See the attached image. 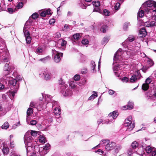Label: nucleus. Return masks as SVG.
Wrapping results in <instances>:
<instances>
[{"mask_svg": "<svg viewBox=\"0 0 156 156\" xmlns=\"http://www.w3.org/2000/svg\"><path fill=\"white\" fill-rule=\"evenodd\" d=\"M105 146V149L107 150H111L114 149L116 146L115 143L109 140H103L100 143L97 145L95 147H98L101 144Z\"/></svg>", "mask_w": 156, "mask_h": 156, "instance_id": "obj_1", "label": "nucleus"}, {"mask_svg": "<svg viewBox=\"0 0 156 156\" xmlns=\"http://www.w3.org/2000/svg\"><path fill=\"white\" fill-rule=\"evenodd\" d=\"M134 122L132 120V116H130L125 119L124 125L125 126L128 127L127 130L131 131L134 127Z\"/></svg>", "mask_w": 156, "mask_h": 156, "instance_id": "obj_2", "label": "nucleus"}, {"mask_svg": "<svg viewBox=\"0 0 156 156\" xmlns=\"http://www.w3.org/2000/svg\"><path fill=\"white\" fill-rule=\"evenodd\" d=\"M134 37L133 36L129 35L128 38L122 43V44L124 47L126 48H128L129 50H133L134 47L133 46L131 48L130 47L129 44L130 43L134 40Z\"/></svg>", "mask_w": 156, "mask_h": 156, "instance_id": "obj_3", "label": "nucleus"}, {"mask_svg": "<svg viewBox=\"0 0 156 156\" xmlns=\"http://www.w3.org/2000/svg\"><path fill=\"white\" fill-rule=\"evenodd\" d=\"M41 94L42 97L39 98V100L41 102L44 101V105L49 102L53 103V100L51 99L52 98L51 96L48 95L43 94V93H42Z\"/></svg>", "mask_w": 156, "mask_h": 156, "instance_id": "obj_4", "label": "nucleus"}, {"mask_svg": "<svg viewBox=\"0 0 156 156\" xmlns=\"http://www.w3.org/2000/svg\"><path fill=\"white\" fill-rule=\"evenodd\" d=\"M118 115V112L116 111H115L112 112L110 113L108 116L109 117H112L113 119H106L104 121V123L105 124H110L112 122H115V119Z\"/></svg>", "mask_w": 156, "mask_h": 156, "instance_id": "obj_5", "label": "nucleus"}, {"mask_svg": "<svg viewBox=\"0 0 156 156\" xmlns=\"http://www.w3.org/2000/svg\"><path fill=\"white\" fill-rule=\"evenodd\" d=\"M44 104V101L41 102L39 101L38 103L31 102L30 106L32 107L36 108L37 110L40 111L43 108Z\"/></svg>", "mask_w": 156, "mask_h": 156, "instance_id": "obj_6", "label": "nucleus"}, {"mask_svg": "<svg viewBox=\"0 0 156 156\" xmlns=\"http://www.w3.org/2000/svg\"><path fill=\"white\" fill-rule=\"evenodd\" d=\"M52 51L54 61L56 62H59L61 59V57H62L63 54L62 53H59L54 49H52Z\"/></svg>", "mask_w": 156, "mask_h": 156, "instance_id": "obj_7", "label": "nucleus"}, {"mask_svg": "<svg viewBox=\"0 0 156 156\" xmlns=\"http://www.w3.org/2000/svg\"><path fill=\"white\" fill-rule=\"evenodd\" d=\"M29 134V132H27L24 137L25 143V144H27L28 147L31 145V144H30V143H31L33 140V137Z\"/></svg>", "mask_w": 156, "mask_h": 156, "instance_id": "obj_8", "label": "nucleus"}, {"mask_svg": "<svg viewBox=\"0 0 156 156\" xmlns=\"http://www.w3.org/2000/svg\"><path fill=\"white\" fill-rule=\"evenodd\" d=\"M34 147L33 146L27 147L26 148L27 156H37L35 152Z\"/></svg>", "mask_w": 156, "mask_h": 156, "instance_id": "obj_9", "label": "nucleus"}, {"mask_svg": "<svg viewBox=\"0 0 156 156\" xmlns=\"http://www.w3.org/2000/svg\"><path fill=\"white\" fill-rule=\"evenodd\" d=\"M144 9L145 10V16L147 17L150 18L153 16L155 12H156V9L153 10L146 8Z\"/></svg>", "mask_w": 156, "mask_h": 156, "instance_id": "obj_10", "label": "nucleus"}, {"mask_svg": "<svg viewBox=\"0 0 156 156\" xmlns=\"http://www.w3.org/2000/svg\"><path fill=\"white\" fill-rule=\"evenodd\" d=\"M68 86L67 85L65 84L64 86L62 87V90L63 89L65 88L66 89V90H64L63 93V96L65 97L70 96L72 95V91L70 89L67 88Z\"/></svg>", "mask_w": 156, "mask_h": 156, "instance_id": "obj_11", "label": "nucleus"}, {"mask_svg": "<svg viewBox=\"0 0 156 156\" xmlns=\"http://www.w3.org/2000/svg\"><path fill=\"white\" fill-rule=\"evenodd\" d=\"M142 6L144 8V6H147L148 7H151L153 6L154 8H156V2L154 1L150 0L146 1L143 4Z\"/></svg>", "mask_w": 156, "mask_h": 156, "instance_id": "obj_12", "label": "nucleus"}, {"mask_svg": "<svg viewBox=\"0 0 156 156\" xmlns=\"http://www.w3.org/2000/svg\"><path fill=\"white\" fill-rule=\"evenodd\" d=\"M141 77L140 72L137 71L135 73V75H133L130 79V81L132 82H134L137 80L139 79Z\"/></svg>", "mask_w": 156, "mask_h": 156, "instance_id": "obj_13", "label": "nucleus"}, {"mask_svg": "<svg viewBox=\"0 0 156 156\" xmlns=\"http://www.w3.org/2000/svg\"><path fill=\"white\" fill-rule=\"evenodd\" d=\"M122 49L119 48L116 52L114 56V62L116 61L117 59H120L121 58V55H122Z\"/></svg>", "mask_w": 156, "mask_h": 156, "instance_id": "obj_14", "label": "nucleus"}, {"mask_svg": "<svg viewBox=\"0 0 156 156\" xmlns=\"http://www.w3.org/2000/svg\"><path fill=\"white\" fill-rule=\"evenodd\" d=\"M120 60V59H117V60L116 61H115V62H114L113 63V70H114V71H118L120 69V67L119 66V65L117 64V65H115V63H117L118 61ZM114 73H115V75H116L118 76H119V73L118 74V73H117V72H115Z\"/></svg>", "mask_w": 156, "mask_h": 156, "instance_id": "obj_15", "label": "nucleus"}, {"mask_svg": "<svg viewBox=\"0 0 156 156\" xmlns=\"http://www.w3.org/2000/svg\"><path fill=\"white\" fill-rule=\"evenodd\" d=\"M9 80V84L11 86H14L16 85V87H19V83L17 80L13 79V78L10 77Z\"/></svg>", "mask_w": 156, "mask_h": 156, "instance_id": "obj_16", "label": "nucleus"}, {"mask_svg": "<svg viewBox=\"0 0 156 156\" xmlns=\"http://www.w3.org/2000/svg\"><path fill=\"white\" fill-rule=\"evenodd\" d=\"M45 80H50L51 77V74L47 70H45L43 72Z\"/></svg>", "mask_w": 156, "mask_h": 156, "instance_id": "obj_17", "label": "nucleus"}, {"mask_svg": "<svg viewBox=\"0 0 156 156\" xmlns=\"http://www.w3.org/2000/svg\"><path fill=\"white\" fill-rule=\"evenodd\" d=\"M154 64V62L151 59L148 60L147 62V66L145 67H144V68L142 69L143 71L145 72L146 70L148 69L149 67L152 66Z\"/></svg>", "mask_w": 156, "mask_h": 156, "instance_id": "obj_18", "label": "nucleus"}, {"mask_svg": "<svg viewBox=\"0 0 156 156\" xmlns=\"http://www.w3.org/2000/svg\"><path fill=\"white\" fill-rule=\"evenodd\" d=\"M50 148V145L49 144H46L44 147L41 155L45 154L48 152Z\"/></svg>", "mask_w": 156, "mask_h": 156, "instance_id": "obj_19", "label": "nucleus"}, {"mask_svg": "<svg viewBox=\"0 0 156 156\" xmlns=\"http://www.w3.org/2000/svg\"><path fill=\"white\" fill-rule=\"evenodd\" d=\"M144 26L148 27L156 26V22L154 21H147L145 23Z\"/></svg>", "mask_w": 156, "mask_h": 156, "instance_id": "obj_20", "label": "nucleus"}, {"mask_svg": "<svg viewBox=\"0 0 156 156\" xmlns=\"http://www.w3.org/2000/svg\"><path fill=\"white\" fill-rule=\"evenodd\" d=\"M1 57H5L9 55V52L7 49L5 48L3 50H1L0 51Z\"/></svg>", "mask_w": 156, "mask_h": 156, "instance_id": "obj_21", "label": "nucleus"}, {"mask_svg": "<svg viewBox=\"0 0 156 156\" xmlns=\"http://www.w3.org/2000/svg\"><path fill=\"white\" fill-rule=\"evenodd\" d=\"M33 21V19L30 18L29 20L26 22L24 27H26L27 28H28L31 26L33 25L34 24Z\"/></svg>", "mask_w": 156, "mask_h": 156, "instance_id": "obj_22", "label": "nucleus"}, {"mask_svg": "<svg viewBox=\"0 0 156 156\" xmlns=\"http://www.w3.org/2000/svg\"><path fill=\"white\" fill-rule=\"evenodd\" d=\"M144 9V8L141 6L140 9L139 11L137 13V19H139V18H141L145 15V12H144L142 9Z\"/></svg>", "mask_w": 156, "mask_h": 156, "instance_id": "obj_23", "label": "nucleus"}, {"mask_svg": "<svg viewBox=\"0 0 156 156\" xmlns=\"http://www.w3.org/2000/svg\"><path fill=\"white\" fill-rule=\"evenodd\" d=\"M147 34V32L144 28H142L139 30V35L140 37H144Z\"/></svg>", "mask_w": 156, "mask_h": 156, "instance_id": "obj_24", "label": "nucleus"}, {"mask_svg": "<svg viewBox=\"0 0 156 156\" xmlns=\"http://www.w3.org/2000/svg\"><path fill=\"white\" fill-rule=\"evenodd\" d=\"M54 114L57 115H59L61 113V109L58 107H56L54 110Z\"/></svg>", "mask_w": 156, "mask_h": 156, "instance_id": "obj_25", "label": "nucleus"}, {"mask_svg": "<svg viewBox=\"0 0 156 156\" xmlns=\"http://www.w3.org/2000/svg\"><path fill=\"white\" fill-rule=\"evenodd\" d=\"M27 132H29V134L33 137H35L37 135L38 132L34 130H29Z\"/></svg>", "mask_w": 156, "mask_h": 156, "instance_id": "obj_26", "label": "nucleus"}, {"mask_svg": "<svg viewBox=\"0 0 156 156\" xmlns=\"http://www.w3.org/2000/svg\"><path fill=\"white\" fill-rule=\"evenodd\" d=\"M26 28V27H24L23 30L25 37L29 36L30 35L29 32L27 30L28 28Z\"/></svg>", "mask_w": 156, "mask_h": 156, "instance_id": "obj_27", "label": "nucleus"}, {"mask_svg": "<svg viewBox=\"0 0 156 156\" xmlns=\"http://www.w3.org/2000/svg\"><path fill=\"white\" fill-rule=\"evenodd\" d=\"M39 141L42 144H44L46 142V139L44 136H40V138L39 139Z\"/></svg>", "mask_w": 156, "mask_h": 156, "instance_id": "obj_28", "label": "nucleus"}, {"mask_svg": "<svg viewBox=\"0 0 156 156\" xmlns=\"http://www.w3.org/2000/svg\"><path fill=\"white\" fill-rule=\"evenodd\" d=\"M4 69V71L6 72H9V71H11V68L9 66V64L6 63L5 64Z\"/></svg>", "mask_w": 156, "mask_h": 156, "instance_id": "obj_29", "label": "nucleus"}, {"mask_svg": "<svg viewBox=\"0 0 156 156\" xmlns=\"http://www.w3.org/2000/svg\"><path fill=\"white\" fill-rule=\"evenodd\" d=\"M2 151L4 154H6L9 153V149L8 147L4 146L2 149Z\"/></svg>", "mask_w": 156, "mask_h": 156, "instance_id": "obj_30", "label": "nucleus"}, {"mask_svg": "<svg viewBox=\"0 0 156 156\" xmlns=\"http://www.w3.org/2000/svg\"><path fill=\"white\" fill-rule=\"evenodd\" d=\"M153 147H151L150 146H147L146 147L145 151L147 153H150L152 152L153 150Z\"/></svg>", "mask_w": 156, "mask_h": 156, "instance_id": "obj_31", "label": "nucleus"}, {"mask_svg": "<svg viewBox=\"0 0 156 156\" xmlns=\"http://www.w3.org/2000/svg\"><path fill=\"white\" fill-rule=\"evenodd\" d=\"M2 59V60L4 62H8L10 59V56L9 55V56H7L6 57H3L1 58Z\"/></svg>", "mask_w": 156, "mask_h": 156, "instance_id": "obj_32", "label": "nucleus"}, {"mask_svg": "<svg viewBox=\"0 0 156 156\" xmlns=\"http://www.w3.org/2000/svg\"><path fill=\"white\" fill-rule=\"evenodd\" d=\"M138 144L136 141L133 142L131 144L132 149L134 150L138 146Z\"/></svg>", "mask_w": 156, "mask_h": 156, "instance_id": "obj_33", "label": "nucleus"}, {"mask_svg": "<svg viewBox=\"0 0 156 156\" xmlns=\"http://www.w3.org/2000/svg\"><path fill=\"white\" fill-rule=\"evenodd\" d=\"M33 109L32 108H29L27 111V115L28 116H30L33 113Z\"/></svg>", "mask_w": 156, "mask_h": 156, "instance_id": "obj_34", "label": "nucleus"}, {"mask_svg": "<svg viewBox=\"0 0 156 156\" xmlns=\"http://www.w3.org/2000/svg\"><path fill=\"white\" fill-rule=\"evenodd\" d=\"M43 52L42 48L40 47H38L36 50L35 52L38 54H42Z\"/></svg>", "mask_w": 156, "mask_h": 156, "instance_id": "obj_35", "label": "nucleus"}, {"mask_svg": "<svg viewBox=\"0 0 156 156\" xmlns=\"http://www.w3.org/2000/svg\"><path fill=\"white\" fill-rule=\"evenodd\" d=\"M135 151V150H133L132 148L129 149L127 151V154L129 156H132L133 153Z\"/></svg>", "mask_w": 156, "mask_h": 156, "instance_id": "obj_36", "label": "nucleus"}, {"mask_svg": "<svg viewBox=\"0 0 156 156\" xmlns=\"http://www.w3.org/2000/svg\"><path fill=\"white\" fill-rule=\"evenodd\" d=\"M9 127V124L7 122H5L2 126V128L3 129H7Z\"/></svg>", "mask_w": 156, "mask_h": 156, "instance_id": "obj_37", "label": "nucleus"}, {"mask_svg": "<svg viewBox=\"0 0 156 156\" xmlns=\"http://www.w3.org/2000/svg\"><path fill=\"white\" fill-rule=\"evenodd\" d=\"M94 94H92L90 97L89 98V100H91L94 99L95 97H96L98 96V95H97V92L96 91H94Z\"/></svg>", "mask_w": 156, "mask_h": 156, "instance_id": "obj_38", "label": "nucleus"}, {"mask_svg": "<svg viewBox=\"0 0 156 156\" xmlns=\"http://www.w3.org/2000/svg\"><path fill=\"white\" fill-rule=\"evenodd\" d=\"M107 29V26L106 25H103L101 28V31L103 33H105Z\"/></svg>", "mask_w": 156, "mask_h": 156, "instance_id": "obj_39", "label": "nucleus"}, {"mask_svg": "<svg viewBox=\"0 0 156 156\" xmlns=\"http://www.w3.org/2000/svg\"><path fill=\"white\" fill-rule=\"evenodd\" d=\"M149 87V85L146 83H144L142 86V88L144 90H147Z\"/></svg>", "mask_w": 156, "mask_h": 156, "instance_id": "obj_40", "label": "nucleus"}, {"mask_svg": "<svg viewBox=\"0 0 156 156\" xmlns=\"http://www.w3.org/2000/svg\"><path fill=\"white\" fill-rule=\"evenodd\" d=\"M103 13L105 16H108L111 15L110 12L106 9H105L103 10Z\"/></svg>", "mask_w": 156, "mask_h": 156, "instance_id": "obj_41", "label": "nucleus"}, {"mask_svg": "<svg viewBox=\"0 0 156 156\" xmlns=\"http://www.w3.org/2000/svg\"><path fill=\"white\" fill-rule=\"evenodd\" d=\"M109 40V38L107 37H105L103 39L102 41L101 44H106Z\"/></svg>", "mask_w": 156, "mask_h": 156, "instance_id": "obj_42", "label": "nucleus"}, {"mask_svg": "<svg viewBox=\"0 0 156 156\" xmlns=\"http://www.w3.org/2000/svg\"><path fill=\"white\" fill-rule=\"evenodd\" d=\"M92 3L94 7H99L100 5V2L98 1H93Z\"/></svg>", "mask_w": 156, "mask_h": 156, "instance_id": "obj_43", "label": "nucleus"}, {"mask_svg": "<svg viewBox=\"0 0 156 156\" xmlns=\"http://www.w3.org/2000/svg\"><path fill=\"white\" fill-rule=\"evenodd\" d=\"M73 37L75 40H78L80 38V35L79 34H76L73 35Z\"/></svg>", "mask_w": 156, "mask_h": 156, "instance_id": "obj_44", "label": "nucleus"}, {"mask_svg": "<svg viewBox=\"0 0 156 156\" xmlns=\"http://www.w3.org/2000/svg\"><path fill=\"white\" fill-rule=\"evenodd\" d=\"M130 25L129 23L128 22L125 23L123 26V29L125 30H127L128 27Z\"/></svg>", "mask_w": 156, "mask_h": 156, "instance_id": "obj_45", "label": "nucleus"}, {"mask_svg": "<svg viewBox=\"0 0 156 156\" xmlns=\"http://www.w3.org/2000/svg\"><path fill=\"white\" fill-rule=\"evenodd\" d=\"M10 71H8L9 72H5L4 71V78L5 79V80H9L8 79V77H9V78L10 77H9V76H8V75L10 73Z\"/></svg>", "mask_w": 156, "mask_h": 156, "instance_id": "obj_46", "label": "nucleus"}, {"mask_svg": "<svg viewBox=\"0 0 156 156\" xmlns=\"http://www.w3.org/2000/svg\"><path fill=\"white\" fill-rule=\"evenodd\" d=\"M127 105L129 109L130 110L133 108V103L132 102H129Z\"/></svg>", "mask_w": 156, "mask_h": 156, "instance_id": "obj_47", "label": "nucleus"}, {"mask_svg": "<svg viewBox=\"0 0 156 156\" xmlns=\"http://www.w3.org/2000/svg\"><path fill=\"white\" fill-rule=\"evenodd\" d=\"M94 11L98 12L100 13H102L103 12L102 11H101L99 8V7H94Z\"/></svg>", "mask_w": 156, "mask_h": 156, "instance_id": "obj_48", "label": "nucleus"}, {"mask_svg": "<svg viewBox=\"0 0 156 156\" xmlns=\"http://www.w3.org/2000/svg\"><path fill=\"white\" fill-rule=\"evenodd\" d=\"M16 10V8H8L7 9V11L9 13L12 14Z\"/></svg>", "mask_w": 156, "mask_h": 156, "instance_id": "obj_49", "label": "nucleus"}, {"mask_svg": "<svg viewBox=\"0 0 156 156\" xmlns=\"http://www.w3.org/2000/svg\"><path fill=\"white\" fill-rule=\"evenodd\" d=\"M26 40V43L29 44H30L31 42V37L29 36L25 37Z\"/></svg>", "mask_w": 156, "mask_h": 156, "instance_id": "obj_50", "label": "nucleus"}, {"mask_svg": "<svg viewBox=\"0 0 156 156\" xmlns=\"http://www.w3.org/2000/svg\"><path fill=\"white\" fill-rule=\"evenodd\" d=\"M89 41L87 39H84L82 41V43L83 44L86 45L88 44Z\"/></svg>", "mask_w": 156, "mask_h": 156, "instance_id": "obj_51", "label": "nucleus"}, {"mask_svg": "<svg viewBox=\"0 0 156 156\" xmlns=\"http://www.w3.org/2000/svg\"><path fill=\"white\" fill-rule=\"evenodd\" d=\"M38 15L37 13H34L31 16V17L30 18L32 19L35 20L38 17Z\"/></svg>", "mask_w": 156, "mask_h": 156, "instance_id": "obj_52", "label": "nucleus"}, {"mask_svg": "<svg viewBox=\"0 0 156 156\" xmlns=\"http://www.w3.org/2000/svg\"><path fill=\"white\" fill-rule=\"evenodd\" d=\"M91 69H92L93 70V72H94V71L96 67L95 62L94 61H91Z\"/></svg>", "mask_w": 156, "mask_h": 156, "instance_id": "obj_53", "label": "nucleus"}, {"mask_svg": "<svg viewBox=\"0 0 156 156\" xmlns=\"http://www.w3.org/2000/svg\"><path fill=\"white\" fill-rule=\"evenodd\" d=\"M23 6V3L22 2H20L16 5V8L18 9L22 8Z\"/></svg>", "mask_w": 156, "mask_h": 156, "instance_id": "obj_54", "label": "nucleus"}, {"mask_svg": "<svg viewBox=\"0 0 156 156\" xmlns=\"http://www.w3.org/2000/svg\"><path fill=\"white\" fill-rule=\"evenodd\" d=\"M37 123V122L36 120H33L30 121L29 124L30 125H31L33 126L36 125Z\"/></svg>", "mask_w": 156, "mask_h": 156, "instance_id": "obj_55", "label": "nucleus"}, {"mask_svg": "<svg viewBox=\"0 0 156 156\" xmlns=\"http://www.w3.org/2000/svg\"><path fill=\"white\" fill-rule=\"evenodd\" d=\"M85 3H83L82 2L80 4V7L83 9H86L87 7Z\"/></svg>", "mask_w": 156, "mask_h": 156, "instance_id": "obj_56", "label": "nucleus"}, {"mask_svg": "<svg viewBox=\"0 0 156 156\" xmlns=\"http://www.w3.org/2000/svg\"><path fill=\"white\" fill-rule=\"evenodd\" d=\"M80 79V76L79 75L76 74L74 77V79L76 81H78Z\"/></svg>", "mask_w": 156, "mask_h": 156, "instance_id": "obj_57", "label": "nucleus"}, {"mask_svg": "<svg viewBox=\"0 0 156 156\" xmlns=\"http://www.w3.org/2000/svg\"><path fill=\"white\" fill-rule=\"evenodd\" d=\"M48 58H49L48 57H46L45 58L40 59L39 61L42 62H45L47 61Z\"/></svg>", "mask_w": 156, "mask_h": 156, "instance_id": "obj_58", "label": "nucleus"}, {"mask_svg": "<svg viewBox=\"0 0 156 156\" xmlns=\"http://www.w3.org/2000/svg\"><path fill=\"white\" fill-rule=\"evenodd\" d=\"M151 82V79L150 77L147 78L146 80L145 83L146 84H149Z\"/></svg>", "mask_w": 156, "mask_h": 156, "instance_id": "obj_59", "label": "nucleus"}, {"mask_svg": "<svg viewBox=\"0 0 156 156\" xmlns=\"http://www.w3.org/2000/svg\"><path fill=\"white\" fill-rule=\"evenodd\" d=\"M45 11H42L40 13V16L42 17H45L47 15Z\"/></svg>", "mask_w": 156, "mask_h": 156, "instance_id": "obj_60", "label": "nucleus"}, {"mask_svg": "<svg viewBox=\"0 0 156 156\" xmlns=\"http://www.w3.org/2000/svg\"><path fill=\"white\" fill-rule=\"evenodd\" d=\"M53 103H52V105L53 107H55V106H57L56 107H58V102L56 101H55L54 100H53Z\"/></svg>", "mask_w": 156, "mask_h": 156, "instance_id": "obj_61", "label": "nucleus"}, {"mask_svg": "<svg viewBox=\"0 0 156 156\" xmlns=\"http://www.w3.org/2000/svg\"><path fill=\"white\" fill-rule=\"evenodd\" d=\"M120 6V4L119 3H117L114 6L115 9L116 10H118Z\"/></svg>", "mask_w": 156, "mask_h": 156, "instance_id": "obj_62", "label": "nucleus"}, {"mask_svg": "<svg viewBox=\"0 0 156 156\" xmlns=\"http://www.w3.org/2000/svg\"><path fill=\"white\" fill-rule=\"evenodd\" d=\"M151 153L152 156H156V149L153 148Z\"/></svg>", "mask_w": 156, "mask_h": 156, "instance_id": "obj_63", "label": "nucleus"}, {"mask_svg": "<svg viewBox=\"0 0 156 156\" xmlns=\"http://www.w3.org/2000/svg\"><path fill=\"white\" fill-rule=\"evenodd\" d=\"M10 146L11 147H15L14 143L13 140H10Z\"/></svg>", "mask_w": 156, "mask_h": 156, "instance_id": "obj_64", "label": "nucleus"}]
</instances>
